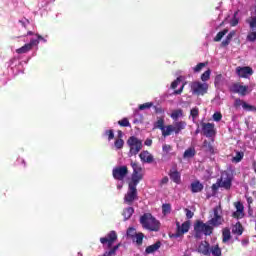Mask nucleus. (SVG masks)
Wrapping results in <instances>:
<instances>
[{"label":"nucleus","mask_w":256,"mask_h":256,"mask_svg":"<svg viewBox=\"0 0 256 256\" xmlns=\"http://www.w3.org/2000/svg\"><path fill=\"white\" fill-rule=\"evenodd\" d=\"M144 145H146L147 147H151V145H153V140L146 139L145 142H144Z\"/></svg>","instance_id":"6e6d98bb"},{"label":"nucleus","mask_w":256,"mask_h":256,"mask_svg":"<svg viewBox=\"0 0 256 256\" xmlns=\"http://www.w3.org/2000/svg\"><path fill=\"white\" fill-rule=\"evenodd\" d=\"M128 147L130 148L129 155L133 157V155H137L139 151L143 149V141L139 140V138L135 136H131L127 141Z\"/></svg>","instance_id":"20e7f679"},{"label":"nucleus","mask_w":256,"mask_h":256,"mask_svg":"<svg viewBox=\"0 0 256 256\" xmlns=\"http://www.w3.org/2000/svg\"><path fill=\"white\" fill-rule=\"evenodd\" d=\"M27 36L30 37V43H28V45H30V47L33 49V47H35L36 45H39V41H43L44 43L47 42V40H45V38H43L41 35L39 34H34L31 31L27 32Z\"/></svg>","instance_id":"f8f14e48"},{"label":"nucleus","mask_w":256,"mask_h":256,"mask_svg":"<svg viewBox=\"0 0 256 256\" xmlns=\"http://www.w3.org/2000/svg\"><path fill=\"white\" fill-rule=\"evenodd\" d=\"M128 173L129 169L127 168V166H118L112 170V175L117 181H123V179L127 177Z\"/></svg>","instance_id":"1a4fd4ad"},{"label":"nucleus","mask_w":256,"mask_h":256,"mask_svg":"<svg viewBox=\"0 0 256 256\" xmlns=\"http://www.w3.org/2000/svg\"><path fill=\"white\" fill-rule=\"evenodd\" d=\"M140 160L142 163H148L151 164L153 161H155V158L153 157V154H151L149 151L144 150L139 154Z\"/></svg>","instance_id":"f3484780"},{"label":"nucleus","mask_w":256,"mask_h":256,"mask_svg":"<svg viewBox=\"0 0 256 256\" xmlns=\"http://www.w3.org/2000/svg\"><path fill=\"white\" fill-rule=\"evenodd\" d=\"M204 147L208 153H211V155L215 154V148H213V145H211V143L204 141Z\"/></svg>","instance_id":"473e14b6"},{"label":"nucleus","mask_w":256,"mask_h":256,"mask_svg":"<svg viewBox=\"0 0 256 256\" xmlns=\"http://www.w3.org/2000/svg\"><path fill=\"white\" fill-rule=\"evenodd\" d=\"M187 219H193V212L189 209H185Z\"/></svg>","instance_id":"603ef678"},{"label":"nucleus","mask_w":256,"mask_h":256,"mask_svg":"<svg viewBox=\"0 0 256 256\" xmlns=\"http://www.w3.org/2000/svg\"><path fill=\"white\" fill-rule=\"evenodd\" d=\"M162 150H163V152L164 153H169V151H171V145H164L163 147H162Z\"/></svg>","instance_id":"864d4df0"},{"label":"nucleus","mask_w":256,"mask_h":256,"mask_svg":"<svg viewBox=\"0 0 256 256\" xmlns=\"http://www.w3.org/2000/svg\"><path fill=\"white\" fill-rule=\"evenodd\" d=\"M232 233L235 235H243V226L241 223L237 222L236 225L232 227Z\"/></svg>","instance_id":"b1692460"},{"label":"nucleus","mask_w":256,"mask_h":256,"mask_svg":"<svg viewBox=\"0 0 256 256\" xmlns=\"http://www.w3.org/2000/svg\"><path fill=\"white\" fill-rule=\"evenodd\" d=\"M235 35V32H230L228 35H227V37H226V39L228 40V41H231V39H233V36Z\"/></svg>","instance_id":"4d7b16f0"},{"label":"nucleus","mask_w":256,"mask_h":256,"mask_svg":"<svg viewBox=\"0 0 256 256\" xmlns=\"http://www.w3.org/2000/svg\"><path fill=\"white\" fill-rule=\"evenodd\" d=\"M247 203H248V205H251V203H253V198L252 197H248L247 198Z\"/></svg>","instance_id":"052dcab7"},{"label":"nucleus","mask_w":256,"mask_h":256,"mask_svg":"<svg viewBox=\"0 0 256 256\" xmlns=\"http://www.w3.org/2000/svg\"><path fill=\"white\" fill-rule=\"evenodd\" d=\"M142 179H143V174H132L129 185H132V187H137V185H139V182Z\"/></svg>","instance_id":"6ab92c4d"},{"label":"nucleus","mask_w":256,"mask_h":256,"mask_svg":"<svg viewBox=\"0 0 256 256\" xmlns=\"http://www.w3.org/2000/svg\"><path fill=\"white\" fill-rule=\"evenodd\" d=\"M222 82H223V76L221 74L217 75L214 81L215 86L219 87V85H221Z\"/></svg>","instance_id":"a18cd8bd"},{"label":"nucleus","mask_w":256,"mask_h":256,"mask_svg":"<svg viewBox=\"0 0 256 256\" xmlns=\"http://www.w3.org/2000/svg\"><path fill=\"white\" fill-rule=\"evenodd\" d=\"M211 79V70H206L202 75H201V81L205 83L206 81H209Z\"/></svg>","instance_id":"2f4dec72"},{"label":"nucleus","mask_w":256,"mask_h":256,"mask_svg":"<svg viewBox=\"0 0 256 256\" xmlns=\"http://www.w3.org/2000/svg\"><path fill=\"white\" fill-rule=\"evenodd\" d=\"M143 233H138L135 237L132 238V240L137 243V245H142L143 244Z\"/></svg>","instance_id":"7c9ffc66"},{"label":"nucleus","mask_w":256,"mask_h":256,"mask_svg":"<svg viewBox=\"0 0 256 256\" xmlns=\"http://www.w3.org/2000/svg\"><path fill=\"white\" fill-rule=\"evenodd\" d=\"M181 85V77H178L174 82H172L171 87L177 89V86Z\"/></svg>","instance_id":"de8ad7c7"},{"label":"nucleus","mask_w":256,"mask_h":256,"mask_svg":"<svg viewBox=\"0 0 256 256\" xmlns=\"http://www.w3.org/2000/svg\"><path fill=\"white\" fill-rule=\"evenodd\" d=\"M211 253H212V255H214V256H221V248H219V246H213L212 248H211Z\"/></svg>","instance_id":"4c0bfd02"},{"label":"nucleus","mask_w":256,"mask_h":256,"mask_svg":"<svg viewBox=\"0 0 256 256\" xmlns=\"http://www.w3.org/2000/svg\"><path fill=\"white\" fill-rule=\"evenodd\" d=\"M213 121L219 122L221 119H223V115L221 112H215L212 116Z\"/></svg>","instance_id":"37998d69"},{"label":"nucleus","mask_w":256,"mask_h":256,"mask_svg":"<svg viewBox=\"0 0 256 256\" xmlns=\"http://www.w3.org/2000/svg\"><path fill=\"white\" fill-rule=\"evenodd\" d=\"M212 218L208 221V225L210 227H219V225H223V216L221 215V207L216 206L213 209Z\"/></svg>","instance_id":"423d86ee"},{"label":"nucleus","mask_w":256,"mask_h":256,"mask_svg":"<svg viewBox=\"0 0 256 256\" xmlns=\"http://www.w3.org/2000/svg\"><path fill=\"white\" fill-rule=\"evenodd\" d=\"M153 106V102H147L144 104H141L139 106L140 111H145V109H151V107Z\"/></svg>","instance_id":"58836bf2"},{"label":"nucleus","mask_w":256,"mask_h":256,"mask_svg":"<svg viewBox=\"0 0 256 256\" xmlns=\"http://www.w3.org/2000/svg\"><path fill=\"white\" fill-rule=\"evenodd\" d=\"M191 157H195V148H188L184 152V159H191Z\"/></svg>","instance_id":"c85d7f7f"},{"label":"nucleus","mask_w":256,"mask_h":256,"mask_svg":"<svg viewBox=\"0 0 256 256\" xmlns=\"http://www.w3.org/2000/svg\"><path fill=\"white\" fill-rule=\"evenodd\" d=\"M122 188H123V183L117 185V189H122Z\"/></svg>","instance_id":"680f3d73"},{"label":"nucleus","mask_w":256,"mask_h":256,"mask_svg":"<svg viewBox=\"0 0 256 256\" xmlns=\"http://www.w3.org/2000/svg\"><path fill=\"white\" fill-rule=\"evenodd\" d=\"M242 108L245 109V111H251L253 109V106L249 105L247 102H243Z\"/></svg>","instance_id":"8fccbe9b"},{"label":"nucleus","mask_w":256,"mask_h":256,"mask_svg":"<svg viewBox=\"0 0 256 256\" xmlns=\"http://www.w3.org/2000/svg\"><path fill=\"white\" fill-rule=\"evenodd\" d=\"M239 24V20H237V18H233L232 20H231V22H230V25L232 26V27H235L236 25H238Z\"/></svg>","instance_id":"5fc2aeb1"},{"label":"nucleus","mask_w":256,"mask_h":256,"mask_svg":"<svg viewBox=\"0 0 256 256\" xmlns=\"http://www.w3.org/2000/svg\"><path fill=\"white\" fill-rule=\"evenodd\" d=\"M190 87L193 95H205L209 91V84L207 82L195 81L191 83Z\"/></svg>","instance_id":"39448f33"},{"label":"nucleus","mask_w":256,"mask_h":256,"mask_svg":"<svg viewBox=\"0 0 256 256\" xmlns=\"http://www.w3.org/2000/svg\"><path fill=\"white\" fill-rule=\"evenodd\" d=\"M170 179L179 185L181 183V174L178 171L171 172Z\"/></svg>","instance_id":"393cba45"},{"label":"nucleus","mask_w":256,"mask_h":256,"mask_svg":"<svg viewBox=\"0 0 256 256\" xmlns=\"http://www.w3.org/2000/svg\"><path fill=\"white\" fill-rule=\"evenodd\" d=\"M140 223L144 229L148 231H159L161 223L151 215V213H145L140 217Z\"/></svg>","instance_id":"f03ea898"},{"label":"nucleus","mask_w":256,"mask_h":256,"mask_svg":"<svg viewBox=\"0 0 256 256\" xmlns=\"http://www.w3.org/2000/svg\"><path fill=\"white\" fill-rule=\"evenodd\" d=\"M246 41H249L250 43H255V41H256V31L255 32H249L247 34Z\"/></svg>","instance_id":"72a5a7b5"},{"label":"nucleus","mask_w":256,"mask_h":256,"mask_svg":"<svg viewBox=\"0 0 256 256\" xmlns=\"http://www.w3.org/2000/svg\"><path fill=\"white\" fill-rule=\"evenodd\" d=\"M229 43H231L230 40H228L227 38L225 40L222 41V45L223 47H227V45H229Z\"/></svg>","instance_id":"13d9d810"},{"label":"nucleus","mask_w":256,"mask_h":256,"mask_svg":"<svg viewBox=\"0 0 256 256\" xmlns=\"http://www.w3.org/2000/svg\"><path fill=\"white\" fill-rule=\"evenodd\" d=\"M190 115L193 119H197V117H199V108H192L190 111Z\"/></svg>","instance_id":"ea45409f"},{"label":"nucleus","mask_w":256,"mask_h":256,"mask_svg":"<svg viewBox=\"0 0 256 256\" xmlns=\"http://www.w3.org/2000/svg\"><path fill=\"white\" fill-rule=\"evenodd\" d=\"M194 233L196 239H201L203 235L209 236L211 233H213V226H210L209 222L205 223L201 220H198L194 224Z\"/></svg>","instance_id":"7ed1b4c3"},{"label":"nucleus","mask_w":256,"mask_h":256,"mask_svg":"<svg viewBox=\"0 0 256 256\" xmlns=\"http://www.w3.org/2000/svg\"><path fill=\"white\" fill-rule=\"evenodd\" d=\"M234 207L236 211L233 212L232 217L234 219H243L245 217V206H243V203L235 202Z\"/></svg>","instance_id":"ddd939ff"},{"label":"nucleus","mask_w":256,"mask_h":256,"mask_svg":"<svg viewBox=\"0 0 256 256\" xmlns=\"http://www.w3.org/2000/svg\"><path fill=\"white\" fill-rule=\"evenodd\" d=\"M123 145H125V142L123 141V139H117L114 143V146L116 147V149H123Z\"/></svg>","instance_id":"79ce46f5"},{"label":"nucleus","mask_w":256,"mask_h":256,"mask_svg":"<svg viewBox=\"0 0 256 256\" xmlns=\"http://www.w3.org/2000/svg\"><path fill=\"white\" fill-rule=\"evenodd\" d=\"M118 125H120L121 127H130L131 124L129 123V120L127 118H124L120 121H118Z\"/></svg>","instance_id":"a19ab883"},{"label":"nucleus","mask_w":256,"mask_h":256,"mask_svg":"<svg viewBox=\"0 0 256 256\" xmlns=\"http://www.w3.org/2000/svg\"><path fill=\"white\" fill-rule=\"evenodd\" d=\"M241 159H243V154L241 152L236 153V156L233 157V161H235V163H239Z\"/></svg>","instance_id":"49530a36"},{"label":"nucleus","mask_w":256,"mask_h":256,"mask_svg":"<svg viewBox=\"0 0 256 256\" xmlns=\"http://www.w3.org/2000/svg\"><path fill=\"white\" fill-rule=\"evenodd\" d=\"M137 231L135 230V228L130 227L127 230V237H130V239H133L136 235H137Z\"/></svg>","instance_id":"c9c22d12"},{"label":"nucleus","mask_w":256,"mask_h":256,"mask_svg":"<svg viewBox=\"0 0 256 256\" xmlns=\"http://www.w3.org/2000/svg\"><path fill=\"white\" fill-rule=\"evenodd\" d=\"M183 87H184V85L182 84L181 88L179 90L175 91L176 95H181V93H183Z\"/></svg>","instance_id":"bf43d9fd"},{"label":"nucleus","mask_w":256,"mask_h":256,"mask_svg":"<svg viewBox=\"0 0 256 256\" xmlns=\"http://www.w3.org/2000/svg\"><path fill=\"white\" fill-rule=\"evenodd\" d=\"M133 213H135V210L133 209V207H128V208L124 209L123 217H124L125 221H127V219H131V216L133 215Z\"/></svg>","instance_id":"a878e982"},{"label":"nucleus","mask_w":256,"mask_h":256,"mask_svg":"<svg viewBox=\"0 0 256 256\" xmlns=\"http://www.w3.org/2000/svg\"><path fill=\"white\" fill-rule=\"evenodd\" d=\"M243 103L244 101L241 100V99H236L235 102H234V107H243Z\"/></svg>","instance_id":"3c124183"},{"label":"nucleus","mask_w":256,"mask_h":256,"mask_svg":"<svg viewBox=\"0 0 256 256\" xmlns=\"http://www.w3.org/2000/svg\"><path fill=\"white\" fill-rule=\"evenodd\" d=\"M192 193H201L203 191V185L199 181H194L191 183Z\"/></svg>","instance_id":"aec40b11"},{"label":"nucleus","mask_w":256,"mask_h":256,"mask_svg":"<svg viewBox=\"0 0 256 256\" xmlns=\"http://www.w3.org/2000/svg\"><path fill=\"white\" fill-rule=\"evenodd\" d=\"M162 213H163V215H169V213H171V205L163 204L162 205Z\"/></svg>","instance_id":"f704fd0d"},{"label":"nucleus","mask_w":256,"mask_h":256,"mask_svg":"<svg viewBox=\"0 0 256 256\" xmlns=\"http://www.w3.org/2000/svg\"><path fill=\"white\" fill-rule=\"evenodd\" d=\"M236 73L238 77H241L243 79H247V77H251L253 75V69L249 66H244V67H237L236 68Z\"/></svg>","instance_id":"4468645a"},{"label":"nucleus","mask_w":256,"mask_h":256,"mask_svg":"<svg viewBox=\"0 0 256 256\" xmlns=\"http://www.w3.org/2000/svg\"><path fill=\"white\" fill-rule=\"evenodd\" d=\"M176 233L173 234V237L176 239L179 237H183L185 233H189V229H191V222L190 221H185L182 224L179 222H176Z\"/></svg>","instance_id":"6e6552de"},{"label":"nucleus","mask_w":256,"mask_h":256,"mask_svg":"<svg viewBox=\"0 0 256 256\" xmlns=\"http://www.w3.org/2000/svg\"><path fill=\"white\" fill-rule=\"evenodd\" d=\"M232 93H238V95L245 96L247 91H249V86H243L240 83H235L230 87Z\"/></svg>","instance_id":"2eb2a0df"},{"label":"nucleus","mask_w":256,"mask_h":256,"mask_svg":"<svg viewBox=\"0 0 256 256\" xmlns=\"http://www.w3.org/2000/svg\"><path fill=\"white\" fill-rule=\"evenodd\" d=\"M167 181H169V178H164V179L162 180V183H167Z\"/></svg>","instance_id":"e2e57ef3"},{"label":"nucleus","mask_w":256,"mask_h":256,"mask_svg":"<svg viewBox=\"0 0 256 256\" xmlns=\"http://www.w3.org/2000/svg\"><path fill=\"white\" fill-rule=\"evenodd\" d=\"M199 253H202V255H209L211 253V249L209 248V243L207 241L202 242L198 246Z\"/></svg>","instance_id":"a211bd4d"},{"label":"nucleus","mask_w":256,"mask_h":256,"mask_svg":"<svg viewBox=\"0 0 256 256\" xmlns=\"http://www.w3.org/2000/svg\"><path fill=\"white\" fill-rule=\"evenodd\" d=\"M171 119H173V121H175V123L178 122L179 119H181V117H183V110L178 109V110H174L171 115H170Z\"/></svg>","instance_id":"5701e85b"},{"label":"nucleus","mask_w":256,"mask_h":256,"mask_svg":"<svg viewBox=\"0 0 256 256\" xmlns=\"http://www.w3.org/2000/svg\"><path fill=\"white\" fill-rule=\"evenodd\" d=\"M227 33H229L228 29H224L222 31H220L216 37L214 38V41L219 42L223 39V37H225V35H227Z\"/></svg>","instance_id":"c756f323"},{"label":"nucleus","mask_w":256,"mask_h":256,"mask_svg":"<svg viewBox=\"0 0 256 256\" xmlns=\"http://www.w3.org/2000/svg\"><path fill=\"white\" fill-rule=\"evenodd\" d=\"M206 63H199L198 65H196L193 69L194 73H200L204 67H206Z\"/></svg>","instance_id":"e433bc0d"},{"label":"nucleus","mask_w":256,"mask_h":256,"mask_svg":"<svg viewBox=\"0 0 256 256\" xmlns=\"http://www.w3.org/2000/svg\"><path fill=\"white\" fill-rule=\"evenodd\" d=\"M161 247V242H156L146 248L147 255H151V253H155Z\"/></svg>","instance_id":"4be33fe9"},{"label":"nucleus","mask_w":256,"mask_h":256,"mask_svg":"<svg viewBox=\"0 0 256 256\" xmlns=\"http://www.w3.org/2000/svg\"><path fill=\"white\" fill-rule=\"evenodd\" d=\"M222 241L223 243H227L231 239V231L228 228H225L222 232Z\"/></svg>","instance_id":"cd10ccee"},{"label":"nucleus","mask_w":256,"mask_h":256,"mask_svg":"<svg viewBox=\"0 0 256 256\" xmlns=\"http://www.w3.org/2000/svg\"><path fill=\"white\" fill-rule=\"evenodd\" d=\"M202 131L206 137H213L215 135V124L204 123L202 125Z\"/></svg>","instance_id":"dca6fc26"},{"label":"nucleus","mask_w":256,"mask_h":256,"mask_svg":"<svg viewBox=\"0 0 256 256\" xmlns=\"http://www.w3.org/2000/svg\"><path fill=\"white\" fill-rule=\"evenodd\" d=\"M105 135H108V141H111L115 137V134L113 133V130H106Z\"/></svg>","instance_id":"09e8293b"},{"label":"nucleus","mask_w":256,"mask_h":256,"mask_svg":"<svg viewBox=\"0 0 256 256\" xmlns=\"http://www.w3.org/2000/svg\"><path fill=\"white\" fill-rule=\"evenodd\" d=\"M31 45L30 44H25L24 46H22L21 48L16 50V53H18V55H23L24 53H29V51H31Z\"/></svg>","instance_id":"bb28decb"},{"label":"nucleus","mask_w":256,"mask_h":256,"mask_svg":"<svg viewBox=\"0 0 256 256\" xmlns=\"http://www.w3.org/2000/svg\"><path fill=\"white\" fill-rule=\"evenodd\" d=\"M233 181V177L229 175V173H222L220 180L218 181V186L223 189H231V183Z\"/></svg>","instance_id":"9b49d317"},{"label":"nucleus","mask_w":256,"mask_h":256,"mask_svg":"<svg viewBox=\"0 0 256 256\" xmlns=\"http://www.w3.org/2000/svg\"><path fill=\"white\" fill-rule=\"evenodd\" d=\"M115 241H117V232L115 231H110L105 237L100 238V243L104 249H111Z\"/></svg>","instance_id":"0eeeda50"},{"label":"nucleus","mask_w":256,"mask_h":256,"mask_svg":"<svg viewBox=\"0 0 256 256\" xmlns=\"http://www.w3.org/2000/svg\"><path fill=\"white\" fill-rule=\"evenodd\" d=\"M118 133H119L120 136L123 135V133L121 131H119Z\"/></svg>","instance_id":"0e129e2a"},{"label":"nucleus","mask_w":256,"mask_h":256,"mask_svg":"<svg viewBox=\"0 0 256 256\" xmlns=\"http://www.w3.org/2000/svg\"><path fill=\"white\" fill-rule=\"evenodd\" d=\"M136 199H137V187L133 185H129L128 191L124 196V203H126L127 205H131V203H133V201H135Z\"/></svg>","instance_id":"9d476101"},{"label":"nucleus","mask_w":256,"mask_h":256,"mask_svg":"<svg viewBox=\"0 0 256 256\" xmlns=\"http://www.w3.org/2000/svg\"><path fill=\"white\" fill-rule=\"evenodd\" d=\"M131 167L133 169L132 174L143 175V167L139 163L131 162Z\"/></svg>","instance_id":"412c9836"},{"label":"nucleus","mask_w":256,"mask_h":256,"mask_svg":"<svg viewBox=\"0 0 256 256\" xmlns=\"http://www.w3.org/2000/svg\"><path fill=\"white\" fill-rule=\"evenodd\" d=\"M157 129H160L162 131V135L164 137H169L172 133H175V135H179L180 132L187 127V122L185 121H178L174 122L173 124L165 126V120L159 119L156 122Z\"/></svg>","instance_id":"f257e3e1"},{"label":"nucleus","mask_w":256,"mask_h":256,"mask_svg":"<svg viewBox=\"0 0 256 256\" xmlns=\"http://www.w3.org/2000/svg\"><path fill=\"white\" fill-rule=\"evenodd\" d=\"M21 27H24V29H27L29 27V25H31V23L29 22V20L23 18L22 20L19 21Z\"/></svg>","instance_id":"c03bdc74"}]
</instances>
